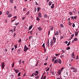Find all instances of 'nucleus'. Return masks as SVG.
Instances as JSON below:
<instances>
[{"instance_id":"f3484780","label":"nucleus","mask_w":79,"mask_h":79,"mask_svg":"<svg viewBox=\"0 0 79 79\" xmlns=\"http://www.w3.org/2000/svg\"><path fill=\"white\" fill-rule=\"evenodd\" d=\"M12 16V14H10L8 15L7 16V17H8V18H10V17H11V16Z\"/></svg>"},{"instance_id":"39448f33","label":"nucleus","mask_w":79,"mask_h":79,"mask_svg":"<svg viewBox=\"0 0 79 79\" xmlns=\"http://www.w3.org/2000/svg\"><path fill=\"white\" fill-rule=\"evenodd\" d=\"M53 40H51V41H50V45H51V47H52V46L53 45Z\"/></svg>"},{"instance_id":"4468645a","label":"nucleus","mask_w":79,"mask_h":79,"mask_svg":"<svg viewBox=\"0 0 79 79\" xmlns=\"http://www.w3.org/2000/svg\"><path fill=\"white\" fill-rule=\"evenodd\" d=\"M53 40L54 41L53 42H54V43H55V42H56V38H55V37H53Z\"/></svg>"},{"instance_id":"9d476101","label":"nucleus","mask_w":79,"mask_h":79,"mask_svg":"<svg viewBox=\"0 0 79 79\" xmlns=\"http://www.w3.org/2000/svg\"><path fill=\"white\" fill-rule=\"evenodd\" d=\"M56 57H53L52 58V62H54V61H55V59H56Z\"/></svg>"},{"instance_id":"4c0bfd02","label":"nucleus","mask_w":79,"mask_h":79,"mask_svg":"<svg viewBox=\"0 0 79 79\" xmlns=\"http://www.w3.org/2000/svg\"><path fill=\"white\" fill-rule=\"evenodd\" d=\"M16 34L15 33H14V35H13L14 38H15V36H16Z\"/></svg>"},{"instance_id":"a18cd8bd","label":"nucleus","mask_w":79,"mask_h":79,"mask_svg":"<svg viewBox=\"0 0 79 79\" xmlns=\"http://www.w3.org/2000/svg\"><path fill=\"white\" fill-rule=\"evenodd\" d=\"M29 40H31V38H32V36H30L29 37Z\"/></svg>"},{"instance_id":"0e129e2a","label":"nucleus","mask_w":79,"mask_h":79,"mask_svg":"<svg viewBox=\"0 0 79 79\" xmlns=\"http://www.w3.org/2000/svg\"><path fill=\"white\" fill-rule=\"evenodd\" d=\"M33 76H34V73L30 76V77H33Z\"/></svg>"},{"instance_id":"c9c22d12","label":"nucleus","mask_w":79,"mask_h":79,"mask_svg":"<svg viewBox=\"0 0 79 79\" xmlns=\"http://www.w3.org/2000/svg\"><path fill=\"white\" fill-rule=\"evenodd\" d=\"M20 76H21V72H19L18 74V77H19Z\"/></svg>"},{"instance_id":"052dcab7","label":"nucleus","mask_w":79,"mask_h":79,"mask_svg":"<svg viewBox=\"0 0 79 79\" xmlns=\"http://www.w3.org/2000/svg\"><path fill=\"white\" fill-rule=\"evenodd\" d=\"M13 18L14 19H15L16 18H17V16H15V17H14Z\"/></svg>"},{"instance_id":"338daca9","label":"nucleus","mask_w":79,"mask_h":79,"mask_svg":"<svg viewBox=\"0 0 79 79\" xmlns=\"http://www.w3.org/2000/svg\"><path fill=\"white\" fill-rule=\"evenodd\" d=\"M43 79H46V76H44L43 77Z\"/></svg>"},{"instance_id":"a19ab883","label":"nucleus","mask_w":79,"mask_h":79,"mask_svg":"<svg viewBox=\"0 0 79 79\" xmlns=\"http://www.w3.org/2000/svg\"><path fill=\"white\" fill-rule=\"evenodd\" d=\"M74 41H75V42H76V41H77V38H75L74 39Z\"/></svg>"},{"instance_id":"7ed1b4c3","label":"nucleus","mask_w":79,"mask_h":79,"mask_svg":"<svg viewBox=\"0 0 79 79\" xmlns=\"http://www.w3.org/2000/svg\"><path fill=\"white\" fill-rule=\"evenodd\" d=\"M28 49H29V48L27 47V46L25 45L24 47V52H26L27 51V50H28Z\"/></svg>"},{"instance_id":"58836bf2","label":"nucleus","mask_w":79,"mask_h":79,"mask_svg":"<svg viewBox=\"0 0 79 79\" xmlns=\"http://www.w3.org/2000/svg\"><path fill=\"white\" fill-rule=\"evenodd\" d=\"M18 42L19 44L21 42V39H20L18 41Z\"/></svg>"},{"instance_id":"6e6d98bb","label":"nucleus","mask_w":79,"mask_h":79,"mask_svg":"<svg viewBox=\"0 0 79 79\" xmlns=\"http://www.w3.org/2000/svg\"><path fill=\"white\" fill-rule=\"evenodd\" d=\"M10 2L11 3H13V0H10Z\"/></svg>"},{"instance_id":"a211bd4d","label":"nucleus","mask_w":79,"mask_h":79,"mask_svg":"<svg viewBox=\"0 0 79 79\" xmlns=\"http://www.w3.org/2000/svg\"><path fill=\"white\" fill-rule=\"evenodd\" d=\"M78 31L77 32V31H75V36H77L78 34Z\"/></svg>"},{"instance_id":"aec40b11","label":"nucleus","mask_w":79,"mask_h":79,"mask_svg":"<svg viewBox=\"0 0 79 79\" xmlns=\"http://www.w3.org/2000/svg\"><path fill=\"white\" fill-rule=\"evenodd\" d=\"M60 26L61 27H62V28H63V27H64V26L62 23L60 24Z\"/></svg>"},{"instance_id":"49530a36","label":"nucleus","mask_w":79,"mask_h":79,"mask_svg":"<svg viewBox=\"0 0 79 79\" xmlns=\"http://www.w3.org/2000/svg\"><path fill=\"white\" fill-rule=\"evenodd\" d=\"M29 11H28L26 14V15H29Z\"/></svg>"},{"instance_id":"69168bd1","label":"nucleus","mask_w":79,"mask_h":79,"mask_svg":"<svg viewBox=\"0 0 79 79\" xmlns=\"http://www.w3.org/2000/svg\"><path fill=\"white\" fill-rule=\"evenodd\" d=\"M63 39V36H61L60 38V39L61 40V39Z\"/></svg>"},{"instance_id":"e2e57ef3","label":"nucleus","mask_w":79,"mask_h":79,"mask_svg":"<svg viewBox=\"0 0 79 79\" xmlns=\"http://www.w3.org/2000/svg\"><path fill=\"white\" fill-rule=\"evenodd\" d=\"M37 11V8H35L34 9V12H35Z\"/></svg>"},{"instance_id":"bb28decb","label":"nucleus","mask_w":79,"mask_h":79,"mask_svg":"<svg viewBox=\"0 0 79 79\" xmlns=\"http://www.w3.org/2000/svg\"><path fill=\"white\" fill-rule=\"evenodd\" d=\"M60 49L62 50V52L63 53H65V51L64 50H63L61 48L60 49Z\"/></svg>"},{"instance_id":"f8f14e48","label":"nucleus","mask_w":79,"mask_h":79,"mask_svg":"<svg viewBox=\"0 0 79 79\" xmlns=\"http://www.w3.org/2000/svg\"><path fill=\"white\" fill-rule=\"evenodd\" d=\"M36 20L38 21H39L40 20V19L39 18V17H37L36 18Z\"/></svg>"},{"instance_id":"5fc2aeb1","label":"nucleus","mask_w":79,"mask_h":79,"mask_svg":"<svg viewBox=\"0 0 79 79\" xmlns=\"http://www.w3.org/2000/svg\"><path fill=\"white\" fill-rule=\"evenodd\" d=\"M72 26H73V27H75V24H74V23L73 24Z\"/></svg>"},{"instance_id":"20e7f679","label":"nucleus","mask_w":79,"mask_h":79,"mask_svg":"<svg viewBox=\"0 0 79 79\" xmlns=\"http://www.w3.org/2000/svg\"><path fill=\"white\" fill-rule=\"evenodd\" d=\"M38 17L40 18H41L42 17V13L40 12H39L37 13Z\"/></svg>"},{"instance_id":"4be33fe9","label":"nucleus","mask_w":79,"mask_h":79,"mask_svg":"<svg viewBox=\"0 0 79 79\" xmlns=\"http://www.w3.org/2000/svg\"><path fill=\"white\" fill-rule=\"evenodd\" d=\"M59 34V33H58V31H56L55 33V35H58Z\"/></svg>"},{"instance_id":"79ce46f5","label":"nucleus","mask_w":79,"mask_h":79,"mask_svg":"<svg viewBox=\"0 0 79 79\" xmlns=\"http://www.w3.org/2000/svg\"><path fill=\"white\" fill-rule=\"evenodd\" d=\"M60 55V54H55V56H59Z\"/></svg>"},{"instance_id":"de8ad7c7","label":"nucleus","mask_w":79,"mask_h":79,"mask_svg":"<svg viewBox=\"0 0 79 79\" xmlns=\"http://www.w3.org/2000/svg\"><path fill=\"white\" fill-rule=\"evenodd\" d=\"M79 59V57L78 55L77 56L76 58L75 59V60H78Z\"/></svg>"},{"instance_id":"6ab92c4d","label":"nucleus","mask_w":79,"mask_h":79,"mask_svg":"<svg viewBox=\"0 0 79 79\" xmlns=\"http://www.w3.org/2000/svg\"><path fill=\"white\" fill-rule=\"evenodd\" d=\"M47 44H48V46L50 47V43H49V39H48V40Z\"/></svg>"},{"instance_id":"864d4df0","label":"nucleus","mask_w":79,"mask_h":79,"mask_svg":"<svg viewBox=\"0 0 79 79\" xmlns=\"http://www.w3.org/2000/svg\"><path fill=\"white\" fill-rule=\"evenodd\" d=\"M72 24V23H71V22H70V23H69V26H71Z\"/></svg>"},{"instance_id":"dca6fc26","label":"nucleus","mask_w":79,"mask_h":79,"mask_svg":"<svg viewBox=\"0 0 79 79\" xmlns=\"http://www.w3.org/2000/svg\"><path fill=\"white\" fill-rule=\"evenodd\" d=\"M53 3V2H51V1H49V6H51V5H52V3Z\"/></svg>"},{"instance_id":"423d86ee","label":"nucleus","mask_w":79,"mask_h":79,"mask_svg":"<svg viewBox=\"0 0 79 79\" xmlns=\"http://www.w3.org/2000/svg\"><path fill=\"white\" fill-rule=\"evenodd\" d=\"M2 69H4V68H5V63L3 62L2 64Z\"/></svg>"},{"instance_id":"680f3d73","label":"nucleus","mask_w":79,"mask_h":79,"mask_svg":"<svg viewBox=\"0 0 79 79\" xmlns=\"http://www.w3.org/2000/svg\"><path fill=\"white\" fill-rule=\"evenodd\" d=\"M26 18V17H23L22 18V20H24V19Z\"/></svg>"},{"instance_id":"13d9d810","label":"nucleus","mask_w":79,"mask_h":79,"mask_svg":"<svg viewBox=\"0 0 79 79\" xmlns=\"http://www.w3.org/2000/svg\"><path fill=\"white\" fill-rule=\"evenodd\" d=\"M49 69H50V68H48L46 70V71H49Z\"/></svg>"},{"instance_id":"b1692460","label":"nucleus","mask_w":79,"mask_h":79,"mask_svg":"<svg viewBox=\"0 0 79 79\" xmlns=\"http://www.w3.org/2000/svg\"><path fill=\"white\" fill-rule=\"evenodd\" d=\"M38 29L39 30V31H42V28L40 27H38Z\"/></svg>"},{"instance_id":"09e8293b","label":"nucleus","mask_w":79,"mask_h":79,"mask_svg":"<svg viewBox=\"0 0 79 79\" xmlns=\"http://www.w3.org/2000/svg\"><path fill=\"white\" fill-rule=\"evenodd\" d=\"M18 24H19V22L15 23V26H18Z\"/></svg>"},{"instance_id":"774afa93","label":"nucleus","mask_w":79,"mask_h":79,"mask_svg":"<svg viewBox=\"0 0 79 79\" xmlns=\"http://www.w3.org/2000/svg\"><path fill=\"white\" fill-rule=\"evenodd\" d=\"M5 23H7V20L6 19H5Z\"/></svg>"},{"instance_id":"603ef678","label":"nucleus","mask_w":79,"mask_h":79,"mask_svg":"<svg viewBox=\"0 0 79 79\" xmlns=\"http://www.w3.org/2000/svg\"><path fill=\"white\" fill-rule=\"evenodd\" d=\"M71 19H73V20H74V17L71 16Z\"/></svg>"},{"instance_id":"3c124183","label":"nucleus","mask_w":79,"mask_h":79,"mask_svg":"<svg viewBox=\"0 0 79 79\" xmlns=\"http://www.w3.org/2000/svg\"><path fill=\"white\" fill-rule=\"evenodd\" d=\"M7 51H8V50H7V49L5 48V50H4V51L5 52H7Z\"/></svg>"},{"instance_id":"c85d7f7f","label":"nucleus","mask_w":79,"mask_h":79,"mask_svg":"<svg viewBox=\"0 0 79 79\" xmlns=\"http://www.w3.org/2000/svg\"><path fill=\"white\" fill-rule=\"evenodd\" d=\"M74 34H73L71 35L70 40H71V39H72L73 38V37H74Z\"/></svg>"},{"instance_id":"f257e3e1","label":"nucleus","mask_w":79,"mask_h":79,"mask_svg":"<svg viewBox=\"0 0 79 79\" xmlns=\"http://www.w3.org/2000/svg\"><path fill=\"white\" fill-rule=\"evenodd\" d=\"M54 64H56V63L61 64V60L60 59H56L54 61Z\"/></svg>"},{"instance_id":"4d7b16f0","label":"nucleus","mask_w":79,"mask_h":79,"mask_svg":"<svg viewBox=\"0 0 79 79\" xmlns=\"http://www.w3.org/2000/svg\"><path fill=\"white\" fill-rule=\"evenodd\" d=\"M70 45V41L67 44V46H69Z\"/></svg>"},{"instance_id":"8fccbe9b","label":"nucleus","mask_w":79,"mask_h":79,"mask_svg":"<svg viewBox=\"0 0 79 79\" xmlns=\"http://www.w3.org/2000/svg\"><path fill=\"white\" fill-rule=\"evenodd\" d=\"M39 5V4L37 3V2H35V5L37 6Z\"/></svg>"},{"instance_id":"c756f323","label":"nucleus","mask_w":79,"mask_h":79,"mask_svg":"<svg viewBox=\"0 0 79 79\" xmlns=\"http://www.w3.org/2000/svg\"><path fill=\"white\" fill-rule=\"evenodd\" d=\"M39 64V61H37L36 63V64H35V66H37V65H38V64Z\"/></svg>"},{"instance_id":"2f4dec72","label":"nucleus","mask_w":79,"mask_h":79,"mask_svg":"<svg viewBox=\"0 0 79 79\" xmlns=\"http://www.w3.org/2000/svg\"><path fill=\"white\" fill-rule=\"evenodd\" d=\"M51 74H52V75H53L54 76H55V73H54V72H51Z\"/></svg>"},{"instance_id":"1a4fd4ad","label":"nucleus","mask_w":79,"mask_h":79,"mask_svg":"<svg viewBox=\"0 0 79 79\" xmlns=\"http://www.w3.org/2000/svg\"><path fill=\"white\" fill-rule=\"evenodd\" d=\"M32 27H33V25H31L29 28V29H28V31H30L31 29L32 28Z\"/></svg>"},{"instance_id":"473e14b6","label":"nucleus","mask_w":79,"mask_h":79,"mask_svg":"<svg viewBox=\"0 0 79 79\" xmlns=\"http://www.w3.org/2000/svg\"><path fill=\"white\" fill-rule=\"evenodd\" d=\"M14 47H15V49H16L18 47V46H17V44H16L14 45Z\"/></svg>"},{"instance_id":"412c9836","label":"nucleus","mask_w":79,"mask_h":79,"mask_svg":"<svg viewBox=\"0 0 79 79\" xmlns=\"http://www.w3.org/2000/svg\"><path fill=\"white\" fill-rule=\"evenodd\" d=\"M44 18L45 19L47 18V14H44Z\"/></svg>"},{"instance_id":"c03bdc74","label":"nucleus","mask_w":79,"mask_h":79,"mask_svg":"<svg viewBox=\"0 0 79 79\" xmlns=\"http://www.w3.org/2000/svg\"><path fill=\"white\" fill-rule=\"evenodd\" d=\"M23 11H26V10H27V9L26 8H24L23 9Z\"/></svg>"},{"instance_id":"ea45409f","label":"nucleus","mask_w":79,"mask_h":79,"mask_svg":"<svg viewBox=\"0 0 79 79\" xmlns=\"http://www.w3.org/2000/svg\"><path fill=\"white\" fill-rule=\"evenodd\" d=\"M50 29H51V31H53V27L52 26L51 28H50Z\"/></svg>"},{"instance_id":"393cba45","label":"nucleus","mask_w":79,"mask_h":79,"mask_svg":"<svg viewBox=\"0 0 79 79\" xmlns=\"http://www.w3.org/2000/svg\"><path fill=\"white\" fill-rule=\"evenodd\" d=\"M52 9L54 7H55V6H54V4H52V6H51Z\"/></svg>"},{"instance_id":"e433bc0d","label":"nucleus","mask_w":79,"mask_h":79,"mask_svg":"<svg viewBox=\"0 0 79 79\" xmlns=\"http://www.w3.org/2000/svg\"><path fill=\"white\" fill-rule=\"evenodd\" d=\"M69 15H70V16H72V15H73V13L71 12H69Z\"/></svg>"},{"instance_id":"ddd939ff","label":"nucleus","mask_w":79,"mask_h":79,"mask_svg":"<svg viewBox=\"0 0 79 79\" xmlns=\"http://www.w3.org/2000/svg\"><path fill=\"white\" fill-rule=\"evenodd\" d=\"M21 48H19L17 51L18 53H20V52H21Z\"/></svg>"},{"instance_id":"bf43d9fd","label":"nucleus","mask_w":79,"mask_h":79,"mask_svg":"<svg viewBox=\"0 0 79 79\" xmlns=\"http://www.w3.org/2000/svg\"><path fill=\"white\" fill-rule=\"evenodd\" d=\"M65 44H68V41H65L64 42Z\"/></svg>"},{"instance_id":"72a5a7b5","label":"nucleus","mask_w":79,"mask_h":79,"mask_svg":"<svg viewBox=\"0 0 79 79\" xmlns=\"http://www.w3.org/2000/svg\"><path fill=\"white\" fill-rule=\"evenodd\" d=\"M56 79H62V78H61V76L60 75V77L57 78Z\"/></svg>"},{"instance_id":"2eb2a0df","label":"nucleus","mask_w":79,"mask_h":79,"mask_svg":"<svg viewBox=\"0 0 79 79\" xmlns=\"http://www.w3.org/2000/svg\"><path fill=\"white\" fill-rule=\"evenodd\" d=\"M64 69V67H62L60 69L59 71L61 72V71H62Z\"/></svg>"},{"instance_id":"f03ea898","label":"nucleus","mask_w":79,"mask_h":79,"mask_svg":"<svg viewBox=\"0 0 79 79\" xmlns=\"http://www.w3.org/2000/svg\"><path fill=\"white\" fill-rule=\"evenodd\" d=\"M70 69H71L72 70L73 72L74 73H76V72L77 71V69L74 67H71Z\"/></svg>"},{"instance_id":"cd10ccee","label":"nucleus","mask_w":79,"mask_h":79,"mask_svg":"<svg viewBox=\"0 0 79 79\" xmlns=\"http://www.w3.org/2000/svg\"><path fill=\"white\" fill-rule=\"evenodd\" d=\"M41 9V8H40V7H38L37 8V11H38V12H39V11H40V10Z\"/></svg>"},{"instance_id":"0eeeda50","label":"nucleus","mask_w":79,"mask_h":79,"mask_svg":"<svg viewBox=\"0 0 79 79\" xmlns=\"http://www.w3.org/2000/svg\"><path fill=\"white\" fill-rule=\"evenodd\" d=\"M72 56L74 59H75V55H74V52H73L72 54Z\"/></svg>"},{"instance_id":"7c9ffc66","label":"nucleus","mask_w":79,"mask_h":79,"mask_svg":"<svg viewBox=\"0 0 79 79\" xmlns=\"http://www.w3.org/2000/svg\"><path fill=\"white\" fill-rule=\"evenodd\" d=\"M42 47H44V48H45V43H44L43 44V45H42Z\"/></svg>"},{"instance_id":"f704fd0d","label":"nucleus","mask_w":79,"mask_h":79,"mask_svg":"<svg viewBox=\"0 0 79 79\" xmlns=\"http://www.w3.org/2000/svg\"><path fill=\"white\" fill-rule=\"evenodd\" d=\"M30 34L31 35H32V34H33V31L32 30L30 31Z\"/></svg>"},{"instance_id":"37998d69","label":"nucleus","mask_w":79,"mask_h":79,"mask_svg":"<svg viewBox=\"0 0 79 79\" xmlns=\"http://www.w3.org/2000/svg\"><path fill=\"white\" fill-rule=\"evenodd\" d=\"M69 49H70V47H67L66 49V50H68Z\"/></svg>"},{"instance_id":"5701e85b","label":"nucleus","mask_w":79,"mask_h":79,"mask_svg":"<svg viewBox=\"0 0 79 79\" xmlns=\"http://www.w3.org/2000/svg\"><path fill=\"white\" fill-rule=\"evenodd\" d=\"M9 13H10V12H9V11L8 10L6 12V15H8Z\"/></svg>"},{"instance_id":"9b49d317","label":"nucleus","mask_w":79,"mask_h":79,"mask_svg":"<svg viewBox=\"0 0 79 79\" xmlns=\"http://www.w3.org/2000/svg\"><path fill=\"white\" fill-rule=\"evenodd\" d=\"M14 71H15L16 73H18L19 71V70L18 69H14Z\"/></svg>"},{"instance_id":"a878e982","label":"nucleus","mask_w":79,"mask_h":79,"mask_svg":"<svg viewBox=\"0 0 79 79\" xmlns=\"http://www.w3.org/2000/svg\"><path fill=\"white\" fill-rule=\"evenodd\" d=\"M58 76H60V75L61 76V72L60 71H58Z\"/></svg>"},{"instance_id":"6e6552de","label":"nucleus","mask_w":79,"mask_h":79,"mask_svg":"<svg viewBox=\"0 0 79 79\" xmlns=\"http://www.w3.org/2000/svg\"><path fill=\"white\" fill-rule=\"evenodd\" d=\"M13 33V30H10L9 34L10 35H11V34Z\"/></svg>"}]
</instances>
